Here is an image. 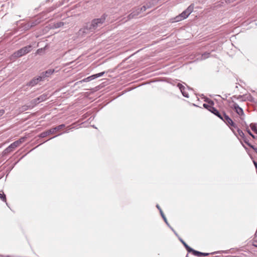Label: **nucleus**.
Wrapping results in <instances>:
<instances>
[{"label": "nucleus", "mask_w": 257, "mask_h": 257, "mask_svg": "<svg viewBox=\"0 0 257 257\" xmlns=\"http://www.w3.org/2000/svg\"><path fill=\"white\" fill-rule=\"evenodd\" d=\"M203 254H202V256H208L210 253H204L202 252Z\"/></svg>", "instance_id": "obj_40"}, {"label": "nucleus", "mask_w": 257, "mask_h": 257, "mask_svg": "<svg viewBox=\"0 0 257 257\" xmlns=\"http://www.w3.org/2000/svg\"><path fill=\"white\" fill-rule=\"evenodd\" d=\"M173 232H174V233L175 234V235L176 236H178V235L177 233L175 230H174Z\"/></svg>", "instance_id": "obj_47"}, {"label": "nucleus", "mask_w": 257, "mask_h": 257, "mask_svg": "<svg viewBox=\"0 0 257 257\" xmlns=\"http://www.w3.org/2000/svg\"><path fill=\"white\" fill-rule=\"evenodd\" d=\"M250 126L251 127V129L255 133L257 134V125L255 123H251L250 124Z\"/></svg>", "instance_id": "obj_23"}, {"label": "nucleus", "mask_w": 257, "mask_h": 257, "mask_svg": "<svg viewBox=\"0 0 257 257\" xmlns=\"http://www.w3.org/2000/svg\"><path fill=\"white\" fill-rule=\"evenodd\" d=\"M243 139L244 142L251 149H254V146L249 143V141L245 137Z\"/></svg>", "instance_id": "obj_28"}, {"label": "nucleus", "mask_w": 257, "mask_h": 257, "mask_svg": "<svg viewBox=\"0 0 257 257\" xmlns=\"http://www.w3.org/2000/svg\"><path fill=\"white\" fill-rule=\"evenodd\" d=\"M14 150H12V149L9 146L8 147H7L3 152L4 155L8 154L11 152H12Z\"/></svg>", "instance_id": "obj_25"}, {"label": "nucleus", "mask_w": 257, "mask_h": 257, "mask_svg": "<svg viewBox=\"0 0 257 257\" xmlns=\"http://www.w3.org/2000/svg\"><path fill=\"white\" fill-rule=\"evenodd\" d=\"M40 22L41 21L39 19L29 21V23L30 24V27H31V28L35 27L36 26L40 24Z\"/></svg>", "instance_id": "obj_14"}, {"label": "nucleus", "mask_w": 257, "mask_h": 257, "mask_svg": "<svg viewBox=\"0 0 257 257\" xmlns=\"http://www.w3.org/2000/svg\"><path fill=\"white\" fill-rule=\"evenodd\" d=\"M194 8V5L191 4L185 11L181 14L174 18V22H178L186 19L193 12Z\"/></svg>", "instance_id": "obj_2"}, {"label": "nucleus", "mask_w": 257, "mask_h": 257, "mask_svg": "<svg viewBox=\"0 0 257 257\" xmlns=\"http://www.w3.org/2000/svg\"><path fill=\"white\" fill-rule=\"evenodd\" d=\"M50 134H51V133H49V130H47V131H46L45 132H42V133H41L39 135V137L40 138H45V137H47V136H48V135H49Z\"/></svg>", "instance_id": "obj_20"}, {"label": "nucleus", "mask_w": 257, "mask_h": 257, "mask_svg": "<svg viewBox=\"0 0 257 257\" xmlns=\"http://www.w3.org/2000/svg\"><path fill=\"white\" fill-rule=\"evenodd\" d=\"M222 119H221L227 125L232 126L234 128L237 127L236 124L234 123L233 120L224 112H222Z\"/></svg>", "instance_id": "obj_5"}, {"label": "nucleus", "mask_w": 257, "mask_h": 257, "mask_svg": "<svg viewBox=\"0 0 257 257\" xmlns=\"http://www.w3.org/2000/svg\"><path fill=\"white\" fill-rule=\"evenodd\" d=\"M173 231L174 230V229L169 225V226H168Z\"/></svg>", "instance_id": "obj_45"}, {"label": "nucleus", "mask_w": 257, "mask_h": 257, "mask_svg": "<svg viewBox=\"0 0 257 257\" xmlns=\"http://www.w3.org/2000/svg\"><path fill=\"white\" fill-rule=\"evenodd\" d=\"M65 125L64 124H61L59 125L56 127H54L49 129V133H50L51 134H53L55 133H56V132H58V131H60L61 130L63 129V128L65 127Z\"/></svg>", "instance_id": "obj_12"}, {"label": "nucleus", "mask_w": 257, "mask_h": 257, "mask_svg": "<svg viewBox=\"0 0 257 257\" xmlns=\"http://www.w3.org/2000/svg\"><path fill=\"white\" fill-rule=\"evenodd\" d=\"M204 101L207 102L208 104L204 103L203 105V107L210 111V108H212L214 104V102L208 98H205Z\"/></svg>", "instance_id": "obj_10"}, {"label": "nucleus", "mask_w": 257, "mask_h": 257, "mask_svg": "<svg viewBox=\"0 0 257 257\" xmlns=\"http://www.w3.org/2000/svg\"><path fill=\"white\" fill-rule=\"evenodd\" d=\"M38 103H39V102H38V101H37V98H36L33 99L30 102V106H33V107H34L35 105H36Z\"/></svg>", "instance_id": "obj_26"}, {"label": "nucleus", "mask_w": 257, "mask_h": 257, "mask_svg": "<svg viewBox=\"0 0 257 257\" xmlns=\"http://www.w3.org/2000/svg\"><path fill=\"white\" fill-rule=\"evenodd\" d=\"M21 29H22V30H24V31H27V30H28L31 29L29 22L26 23L22 24H21Z\"/></svg>", "instance_id": "obj_15"}, {"label": "nucleus", "mask_w": 257, "mask_h": 257, "mask_svg": "<svg viewBox=\"0 0 257 257\" xmlns=\"http://www.w3.org/2000/svg\"><path fill=\"white\" fill-rule=\"evenodd\" d=\"M236 128L237 129V133L239 136L242 139H244L245 138V136L243 132L237 127Z\"/></svg>", "instance_id": "obj_27"}, {"label": "nucleus", "mask_w": 257, "mask_h": 257, "mask_svg": "<svg viewBox=\"0 0 257 257\" xmlns=\"http://www.w3.org/2000/svg\"><path fill=\"white\" fill-rule=\"evenodd\" d=\"M243 97V96L242 95H239L238 97L237 98V99H240Z\"/></svg>", "instance_id": "obj_42"}, {"label": "nucleus", "mask_w": 257, "mask_h": 257, "mask_svg": "<svg viewBox=\"0 0 257 257\" xmlns=\"http://www.w3.org/2000/svg\"><path fill=\"white\" fill-rule=\"evenodd\" d=\"M54 72V69H49L45 71L42 72L39 76L42 78V80L43 81L45 78L49 77Z\"/></svg>", "instance_id": "obj_7"}, {"label": "nucleus", "mask_w": 257, "mask_h": 257, "mask_svg": "<svg viewBox=\"0 0 257 257\" xmlns=\"http://www.w3.org/2000/svg\"><path fill=\"white\" fill-rule=\"evenodd\" d=\"M42 81V78L40 76L36 77L33 78L30 82H29L26 86L33 87L37 85L39 82Z\"/></svg>", "instance_id": "obj_8"}, {"label": "nucleus", "mask_w": 257, "mask_h": 257, "mask_svg": "<svg viewBox=\"0 0 257 257\" xmlns=\"http://www.w3.org/2000/svg\"><path fill=\"white\" fill-rule=\"evenodd\" d=\"M252 149L254 150L255 151V152H256V153L257 154V148H256L254 147V149Z\"/></svg>", "instance_id": "obj_43"}, {"label": "nucleus", "mask_w": 257, "mask_h": 257, "mask_svg": "<svg viewBox=\"0 0 257 257\" xmlns=\"http://www.w3.org/2000/svg\"><path fill=\"white\" fill-rule=\"evenodd\" d=\"M231 107L233 108L239 115L241 116L244 114L243 109L236 103L234 102Z\"/></svg>", "instance_id": "obj_9"}, {"label": "nucleus", "mask_w": 257, "mask_h": 257, "mask_svg": "<svg viewBox=\"0 0 257 257\" xmlns=\"http://www.w3.org/2000/svg\"><path fill=\"white\" fill-rule=\"evenodd\" d=\"M33 108V106H30V105H23L21 108H20V111H22V112H23V111H26L29 109H31V108Z\"/></svg>", "instance_id": "obj_19"}, {"label": "nucleus", "mask_w": 257, "mask_h": 257, "mask_svg": "<svg viewBox=\"0 0 257 257\" xmlns=\"http://www.w3.org/2000/svg\"><path fill=\"white\" fill-rule=\"evenodd\" d=\"M162 217L163 218V220H164V221L165 222V223L167 224V225L168 226H169V224L167 220V218L166 217H165L163 211H161V213H160Z\"/></svg>", "instance_id": "obj_29"}, {"label": "nucleus", "mask_w": 257, "mask_h": 257, "mask_svg": "<svg viewBox=\"0 0 257 257\" xmlns=\"http://www.w3.org/2000/svg\"><path fill=\"white\" fill-rule=\"evenodd\" d=\"M147 6H143L142 7L140 8V10L142 12H145L147 10Z\"/></svg>", "instance_id": "obj_34"}, {"label": "nucleus", "mask_w": 257, "mask_h": 257, "mask_svg": "<svg viewBox=\"0 0 257 257\" xmlns=\"http://www.w3.org/2000/svg\"><path fill=\"white\" fill-rule=\"evenodd\" d=\"M40 50H41V49H38V50H37L38 52H39Z\"/></svg>", "instance_id": "obj_48"}, {"label": "nucleus", "mask_w": 257, "mask_h": 257, "mask_svg": "<svg viewBox=\"0 0 257 257\" xmlns=\"http://www.w3.org/2000/svg\"><path fill=\"white\" fill-rule=\"evenodd\" d=\"M25 140V138L23 137L17 140V141L19 142V144L20 145L22 143L24 142Z\"/></svg>", "instance_id": "obj_33"}, {"label": "nucleus", "mask_w": 257, "mask_h": 257, "mask_svg": "<svg viewBox=\"0 0 257 257\" xmlns=\"http://www.w3.org/2000/svg\"><path fill=\"white\" fill-rule=\"evenodd\" d=\"M105 73V72L103 71V72H101L100 73H97V74H93V75H92L91 76H89L84 79H83L82 80V81L83 82H89L90 81H91L93 79H95L97 78H98L99 77H101L102 76H103L104 75V74Z\"/></svg>", "instance_id": "obj_6"}, {"label": "nucleus", "mask_w": 257, "mask_h": 257, "mask_svg": "<svg viewBox=\"0 0 257 257\" xmlns=\"http://www.w3.org/2000/svg\"><path fill=\"white\" fill-rule=\"evenodd\" d=\"M252 245L255 246V247H257V241H254L253 242V243H252Z\"/></svg>", "instance_id": "obj_39"}, {"label": "nucleus", "mask_w": 257, "mask_h": 257, "mask_svg": "<svg viewBox=\"0 0 257 257\" xmlns=\"http://www.w3.org/2000/svg\"><path fill=\"white\" fill-rule=\"evenodd\" d=\"M253 164L255 167V169L257 170V162L255 161H253Z\"/></svg>", "instance_id": "obj_38"}, {"label": "nucleus", "mask_w": 257, "mask_h": 257, "mask_svg": "<svg viewBox=\"0 0 257 257\" xmlns=\"http://www.w3.org/2000/svg\"><path fill=\"white\" fill-rule=\"evenodd\" d=\"M20 145L19 144V142L17 141L11 144L10 146L12 149V150H14L17 147H19Z\"/></svg>", "instance_id": "obj_22"}, {"label": "nucleus", "mask_w": 257, "mask_h": 257, "mask_svg": "<svg viewBox=\"0 0 257 257\" xmlns=\"http://www.w3.org/2000/svg\"><path fill=\"white\" fill-rule=\"evenodd\" d=\"M156 207H157V208L158 209V210H159L160 213H161V211H162V210L161 209V208L160 206L158 204H157V205H156Z\"/></svg>", "instance_id": "obj_37"}, {"label": "nucleus", "mask_w": 257, "mask_h": 257, "mask_svg": "<svg viewBox=\"0 0 257 257\" xmlns=\"http://www.w3.org/2000/svg\"><path fill=\"white\" fill-rule=\"evenodd\" d=\"M210 111L214 115H215L216 116H217V117H218L219 118L222 119V112L220 113L217 109H216L213 106L212 108H210Z\"/></svg>", "instance_id": "obj_13"}, {"label": "nucleus", "mask_w": 257, "mask_h": 257, "mask_svg": "<svg viewBox=\"0 0 257 257\" xmlns=\"http://www.w3.org/2000/svg\"><path fill=\"white\" fill-rule=\"evenodd\" d=\"M133 12L135 13L136 17L142 13V12L140 10V8H136L135 10Z\"/></svg>", "instance_id": "obj_30"}, {"label": "nucleus", "mask_w": 257, "mask_h": 257, "mask_svg": "<svg viewBox=\"0 0 257 257\" xmlns=\"http://www.w3.org/2000/svg\"><path fill=\"white\" fill-rule=\"evenodd\" d=\"M135 17H136V16L135 13L133 12L130 15H128V16H127V19L128 20H131V19H133V18H134Z\"/></svg>", "instance_id": "obj_31"}, {"label": "nucleus", "mask_w": 257, "mask_h": 257, "mask_svg": "<svg viewBox=\"0 0 257 257\" xmlns=\"http://www.w3.org/2000/svg\"><path fill=\"white\" fill-rule=\"evenodd\" d=\"M210 53L209 52H205L201 55V60H204L209 57Z\"/></svg>", "instance_id": "obj_21"}, {"label": "nucleus", "mask_w": 257, "mask_h": 257, "mask_svg": "<svg viewBox=\"0 0 257 257\" xmlns=\"http://www.w3.org/2000/svg\"><path fill=\"white\" fill-rule=\"evenodd\" d=\"M173 231L174 230V229L169 225V226H168Z\"/></svg>", "instance_id": "obj_46"}, {"label": "nucleus", "mask_w": 257, "mask_h": 257, "mask_svg": "<svg viewBox=\"0 0 257 257\" xmlns=\"http://www.w3.org/2000/svg\"><path fill=\"white\" fill-rule=\"evenodd\" d=\"M7 257H10V255H8V256H7Z\"/></svg>", "instance_id": "obj_50"}, {"label": "nucleus", "mask_w": 257, "mask_h": 257, "mask_svg": "<svg viewBox=\"0 0 257 257\" xmlns=\"http://www.w3.org/2000/svg\"><path fill=\"white\" fill-rule=\"evenodd\" d=\"M61 134H59V135H57V136H54V137H53L51 138V139H53V138H55L56 137H57V136H59V135H61ZM49 140H50V139Z\"/></svg>", "instance_id": "obj_44"}, {"label": "nucleus", "mask_w": 257, "mask_h": 257, "mask_svg": "<svg viewBox=\"0 0 257 257\" xmlns=\"http://www.w3.org/2000/svg\"><path fill=\"white\" fill-rule=\"evenodd\" d=\"M32 50V46L31 45H28L22 48L19 50L14 52L12 56L15 58H19L25 55L30 52Z\"/></svg>", "instance_id": "obj_3"}, {"label": "nucleus", "mask_w": 257, "mask_h": 257, "mask_svg": "<svg viewBox=\"0 0 257 257\" xmlns=\"http://www.w3.org/2000/svg\"><path fill=\"white\" fill-rule=\"evenodd\" d=\"M74 126L72 127H70V126H69V128H67V130L64 132V133H68L69 132V131L70 130H71L72 128H74Z\"/></svg>", "instance_id": "obj_35"}, {"label": "nucleus", "mask_w": 257, "mask_h": 257, "mask_svg": "<svg viewBox=\"0 0 257 257\" xmlns=\"http://www.w3.org/2000/svg\"><path fill=\"white\" fill-rule=\"evenodd\" d=\"M5 113V110L3 109H0V116H2Z\"/></svg>", "instance_id": "obj_36"}, {"label": "nucleus", "mask_w": 257, "mask_h": 257, "mask_svg": "<svg viewBox=\"0 0 257 257\" xmlns=\"http://www.w3.org/2000/svg\"><path fill=\"white\" fill-rule=\"evenodd\" d=\"M107 15L105 14H103L100 18L94 19L92 20L90 23H89L90 26V29H91L93 32L96 30L102 27L103 24L104 23Z\"/></svg>", "instance_id": "obj_1"}, {"label": "nucleus", "mask_w": 257, "mask_h": 257, "mask_svg": "<svg viewBox=\"0 0 257 257\" xmlns=\"http://www.w3.org/2000/svg\"><path fill=\"white\" fill-rule=\"evenodd\" d=\"M93 32L92 30L91 29H90V24L89 23H87L83 28L79 30L78 35L83 37Z\"/></svg>", "instance_id": "obj_4"}, {"label": "nucleus", "mask_w": 257, "mask_h": 257, "mask_svg": "<svg viewBox=\"0 0 257 257\" xmlns=\"http://www.w3.org/2000/svg\"><path fill=\"white\" fill-rule=\"evenodd\" d=\"M64 23L62 22H59L54 24V28H59L64 25Z\"/></svg>", "instance_id": "obj_24"}, {"label": "nucleus", "mask_w": 257, "mask_h": 257, "mask_svg": "<svg viewBox=\"0 0 257 257\" xmlns=\"http://www.w3.org/2000/svg\"><path fill=\"white\" fill-rule=\"evenodd\" d=\"M146 6H147V9L151 8V6L150 5H149L147 4Z\"/></svg>", "instance_id": "obj_41"}, {"label": "nucleus", "mask_w": 257, "mask_h": 257, "mask_svg": "<svg viewBox=\"0 0 257 257\" xmlns=\"http://www.w3.org/2000/svg\"><path fill=\"white\" fill-rule=\"evenodd\" d=\"M232 131H233V133L236 135V134H235V133L234 131L233 130H232Z\"/></svg>", "instance_id": "obj_49"}, {"label": "nucleus", "mask_w": 257, "mask_h": 257, "mask_svg": "<svg viewBox=\"0 0 257 257\" xmlns=\"http://www.w3.org/2000/svg\"><path fill=\"white\" fill-rule=\"evenodd\" d=\"M191 250H190V251H189V252H192L194 255L196 256H198V257L202 256V254H203L202 252H200L199 251L194 250V249H193L192 248H191Z\"/></svg>", "instance_id": "obj_17"}, {"label": "nucleus", "mask_w": 257, "mask_h": 257, "mask_svg": "<svg viewBox=\"0 0 257 257\" xmlns=\"http://www.w3.org/2000/svg\"><path fill=\"white\" fill-rule=\"evenodd\" d=\"M246 131L248 133V134L252 137V138L253 139H257V136H255L254 135H253L252 134V133H251V132H250V131L248 129V128H247L246 129Z\"/></svg>", "instance_id": "obj_32"}, {"label": "nucleus", "mask_w": 257, "mask_h": 257, "mask_svg": "<svg viewBox=\"0 0 257 257\" xmlns=\"http://www.w3.org/2000/svg\"><path fill=\"white\" fill-rule=\"evenodd\" d=\"M177 87L179 88V89L180 90L182 95L184 97H185L186 98H188L189 97V94L186 92V88H185V87L184 85H183L182 84L179 83L177 84Z\"/></svg>", "instance_id": "obj_11"}, {"label": "nucleus", "mask_w": 257, "mask_h": 257, "mask_svg": "<svg viewBox=\"0 0 257 257\" xmlns=\"http://www.w3.org/2000/svg\"><path fill=\"white\" fill-rule=\"evenodd\" d=\"M178 238L179 240L182 242L188 252L190 251V250H192L191 247H190L181 237L178 236Z\"/></svg>", "instance_id": "obj_18"}, {"label": "nucleus", "mask_w": 257, "mask_h": 257, "mask_svg": "<svg viewBox=\"0 0 257 257\" xmlns=\"http://www.w3.org/2000/svg\"><path fill=\"white\" fill-rule=\"evenodd\" d=\"M48 98V95L43 94L37 98V101L40 103L46 100Z\"/></svg>", "instance_id": "obj_16"}]
</instances>
